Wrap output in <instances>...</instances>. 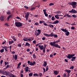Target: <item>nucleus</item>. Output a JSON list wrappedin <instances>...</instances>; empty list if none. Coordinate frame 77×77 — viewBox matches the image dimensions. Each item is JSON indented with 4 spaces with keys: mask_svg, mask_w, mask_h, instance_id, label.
<instances>
[{
    "mask_svg": "<svg viewBox=\"0 0 77 77\" xmlns=\"http://www.w3.org/2000/svg\"><path fill=\"white\" fill-rule=\"evenodd\" d=\"M60 42V40H58L57 41L55 42H51L49 43V44L51 45V46H54L55 48H60V46H59L58 44H56L55 43H57Z\"/></svg>",
    "mask_w": 77,
    "mask_h": 77,
    "instance_id": "f257e3e1",
    "label": "nucleus"
},
{
    "mask_svg": "<svg viewBox=\"0 0 77 77\" xmlns=\"http://www.w3.org/2000/svg\"><path fill=\"white\" fill-rule=\"evenodd\" d=\"M75 56V54H68V55L66 56V57L67 59H70L71 58V61L73 62L75 60H76V57H74Z\"/></svg>",
    "mask_w": 77,
    "mask_h": 77,
    "instance_id": "f03ea898",
    "label": "nucleus"
},
{
    "mask_svg": "<svg viewBox=\"0 0 77 77\" xmlns=\"http://www.w3.org/2000/svg\"><path fill=\"white\" fill-rule=\"evenodd\" d=\"M43 35H44V36H45L48 37H49V36L51 37H53V36H54V38H57L58 37V36H57V34H54V33H51L50 34L44 33V34Z\"/></svg>",
    "mask_w": 77,
    "mask_h": 77,
    "instance_id": "7ed1b4c3",
    "label": "nucleus"
},
{
    "mask_svg": "<svg viewBox=\"0 0 77 77\" xmlns=\"http://www.w3.org/2000/svg\"><path fill=\"white\" fill-rule=\"evenodd\" d=\"M47 45L44 44V46L42 45H39L38 46V48H39V49L41 50H43V53L45 54V48L46 47Z\"/></svg>",
    "mask_w": 77,
    "mask_h": 77,
    "instance_id": "20e7f679",
    "label": "nucleus"
},
{
    "mask_svg": "<svg viewBox=\"0 0 77 77\" xmlns=\"http://www.w3.org/2000/svg\"><path fill=\"white\" fill-rule=\"evenodd\" d=\"M76 2H68V4L72 6L73 8H76Z\"/></svg>",
    "mask_w": 77,
    "mask_h": 77,
    "instance_id": "39448f33",
    "label": "nucleus"
},
{
    "mask_svg": "<svg viewBox=\"0 0 77 77\" xmlns=\"http://www.w3.org/2000/svg\"><path fill=\"white\" fill-rule=\"evenodd\" d=\"M15 26L17 27H21L23 25V23L21 22H15Z\"/></svg>",
    "mask_w": 77,
    "mask_h": 77,
    "instance_id": "423d86ee",
    "label": "nucleus"
},
{
    "mask_svg": "<svg viewBox=\"0 0 77 77\" xmlns=\"http://www.w3.org/2000/svg\"><path fill=\"white\" fill-rule=\"evenodd\" d=\"M61 30H62V31H63V32H66L65 33V34H66V36L69 35L70 33H69V32H68V30H67L66 29H61Z\"/></svg>",
    "mask_w": 77,
    "mask_h": 77,
    "instance_id": "0eeeda50",
    "label": "nucleus"
},
{
    "mask_svg": "<svg viewBox=\"0 0 77 77\" xmlns=\"http://www.w3.org/2000/svg\"><path fill=\"white\" fill-rule=\"evenodd\" d=\"M27 63H28L29 65L31 66L35 65L36 64V62L35 61H33V62H32L29 61H27Z\"/></svg>",
    "mask_w": 77,
    "mask_h": 77,
    "instance_id": "6e6552de",
    "label": "nucleus"
},
{
    "mask_svg": "<svg viewBox=\"0 0 77 77\" xmlns=\"http://www.w3.org/2000/svg\"><path fill=\"white\" fill-rule=\"evenodd\" d=\"M2 74H3V75H8L12 73L9 71H4V72H2Z\"/></svg>",
    "mask_w": 77,
    "mask_h": 77,
    "instance_id": "1a4fd4ad",
    "label": "nucleus"
},
{
    "mask_svg": "<svg viewBox=\"0 0 77 77\" xmlns=\"http://www.w3.org/2000/svg\"><path fill=\"white\" fill-rule=\"evenodd\" d=\"M68 12H69V13L76 14V13H77V11H76V10H73V9H72L71 10L68 11Z\"/></svg>",
    "mask_w": 77,
    "mask_h": 77,
    "instance_id": "9d476101",
    "label": "nucleus"
},
{
    "mask_svg": "<svg viewBox=\"0 0 77 77\" xmlns=\"http://www.w3.org/2000/svg\"><path fill=\"white\" fill-rule=\"evenodd\" d=\"M29 16V12H27L26 14L25 15V18H26V21H27L28 20V18Z\"/></svg>",
    "mask_w": 77,
    "mask_h": 77,
    "instance_id": "9b49d317",
    "label": "nucleus"
},
{
    "mask_svg": "<svg viewBox=\"0 0 77 77\" xmlns=\"http://www.w3.org/2000/svg\"><path fill=\"white\" fill-rule=\"evenodd\" d=\"M50 25H47V24L46 23H43V25H44V26H48L50 27V28L51 27H52L54 28V26L52 24H49Z\"/></svg>",
    "mask_w": 77,
    "mask_h": 77,
    "instance_id": "f8f14e48",
    "label": "nucleus"
},
{
    "mask_svg": "<svg viewBox=\"0 0 77 77\" xmlns=\"http://www.w3.org/2000/svg\"><path fill=\"white\" fill-rule=\"evenodd\" d=\"M43 11L44 15H45V16H46V17H48V14L46 13V10L43 9Z\"/></svg>",
    "mask_w": 77,
    "mask_h": 77,
    "instance_id": "ddd939ff",
    "label": "nucleus"
},
{
    "mask_svg": "<svg viewBox=\"0 0 77 77\" xmlns=\"http://www.w3.org/2000/svg\"><path fill=\"white\" fill-rule=\"evenodd\" d=\"M6 76H9V77H15V75H14L13 74H12V73H10V74H9L8 75H4Z\"/></svg>",
    "mask_w": 77,
    "mask_h": 77,
    "instance_id": "4468645a",
    "label": "nucleus"
},
{
    "mask_svg": "<svg viewBox=\"0 0 77 77\" xmlns=\"http://www.w3.org/2000/svg\"><path fill=\"white\" fill-rule=\"evenodd\" d=\"M23 41H26V42H27V41H28L29 42H30L31 41L30 38L28 39L27 38V37L24 38H23Z\"/></svg>",
    "mask_w": 77,
    "mask_h": 77,
    "instance_id": "2eb2a0df",
    "label": "nucleus"
},
{
    "mask_svg": "<svg viewBox=\"0 0 77 77\" xmlns=\"http://www.w3.org/2000/svg\"><path fill=\"white\" fill-rule=\"evenodd\" d=\"M38 33L37 34H35V35H36V36H38L39 35H40V29H38Z\"/></svg>",
    "mask_w": 77,
    "mask_h": 77,
    "instance_id": "dca6fc26",
    "label": "nucleus"
},
{
    "mask_svg": "<svg viewBox=\"0 0 77 77\" xmlns=\"http://www.w3.org/2000/svg\"><path fill=\"white\" fill-rule=\"evenodd\" d=\"M65 71L68 73V75H69V73H71V70H65Z\"/></svg>",
    "mask_w": 77,
    "mask_h": 77,
    "instance_id": "f3484780",
    "label": "nucleus"
},
{
    "mask_svg": "<svg viewBox=\"0 0 77 77\" xmlns=\"http://www.w3.org/2000/svg\"><path fill=\"white\" fill-rule=\"evenodd\" d=\"M2 48L4 49V50H5L6 52L8 51L7 48L8 47L7 46H4L3 47H2Z\"/></svg>",
    "mask_w": 77,
    "mask_h": 77,
    "instance_id": "a211bd4d",
    "label": "nucleus"
},
{
    "mask_svg": "<svg viewBox=\"0 0 77 77\" xmlns=\"http://www.w3.org/2000/svg\"><path fill=\"white\" fill-rule=\"evenodd\" d=\"M13 43H14V41H13V40H11L9 41V45H10Z\"/></svg>",
    "mask_w": 77,
    "mask_h": 77,
    "instance_id": "6ab92c4d",
    "label": "nucleus"
},
{
    "mask_svg": "<svg viewBox=\"0 0 77 77\" xmlns=\"http://www.w3.org/2000/svg\"><path fill=\"white\" fill-rule=\"evenodd\" d=\"M0 20L1 21H4V16H1L0 17Z\"/></svg>",
    "mask_w": 77,
    "mask_h": 77,
    "instance_id": "aec40b11",
    "label": "nucleus"
},
{
    "mask_svg": "<svg viewBox=\"0 0 77 77\" xmlns=\"http://www.w3.org/2000/svg\"><path fill=\"white\" fill-rule=\"evenodd\" d=\"M58 74V72L57 70H54V75H57Z\"/></svg>",
    "mask_w": 77,
    "mask_h": 77,
    "instance_id": "412c9836",
    "label": "nucleus"
},
{
    "mask_svg": "<svg viewBox=\"0 0 77 77\" xmlns=\"http://www.w3.org/2000/svg\"><path fill=\"white\" fill-rule=\"evenodd\" d=\"M11 67L10 66H9V65H7V66H6V67H5V68H4V70H6V69L9 68H10Z\"/></svg>",
    "mask_w": 77,
    "mask_h": 77,
    "instance_id": "4be33fe9",
    "label": "nucleus"
},
{
    "mask_svg": "<svg viewBox=\"0 0 77 77\" xmlns=\"http://www.w3.org/2000/svg\"><path fill=\"white\" fill-rule=\"evenodd\" d=\"M43 62L44 63V64H43V66H44L45 67L47 66H46L47 65V63H46V61H44Z\"/></svg>",
    "mask_w": 77,
    "mask_h": 77,
    "instance_id": "5701e85b",
    "label": "nucleus"
},
{
    "mask_svg": "<svg viewBox=\"0 0 77 77\" xmlns=\"http://www.w3.org/2000/svg\"><path fill=\"white\" fill-rule=\"evenodd\" d=\"M17 36H18V37L19 38H21L22 37V35L20 33H17Z\"/></svg>",
    "mask_w": 77,
    "mask_h": 77,
    "instance_id": "b1692460",
    "label": "nucleus"
},
{
    "mask_svg": "<svg viewBox=\"0 0 77 77\" xmlns=\"http://www.w3.org/2000/svg\"><path fill=\"white\" fill-rule=\"evenodd\" d=\"M25 71L26 72H28V70L29 69V67L27 66L25 68Z\"/></svg>",
    "mask_w": 77,
    "mask_h": 77,
    "instance_id": "393cba45",
    "label": "nucleus"
},
{
    "mask_svg": "<svg viewBox=\"0 0 77 77\" xmlns=\"http://www.w3.org/2000/svg\"><path fill=\"white\" fill-rule=\"evenodd\" d=\"M66 15L67 16V17H68V18H71L72 17V16H71V15H69L68 14H66Z\"/></svg>",
    "mask_w": 77,
    "mask_h": 77,
    "instance_id": "a878e982",
    "label": "nucleus"
},
{
    "mask_svg": "<svg viewBox=\"0 0 77 77\" xmlns=\"http://www.w3.org/2000/svg\"><path fill=\"white\" fill-rule=\"evenodd\" d=\"M21 62H20L18 63V64H17V68L18 69L19 68V66H20L21 65Z\"/></svg>",
    "mask_w": 77,
    "mask_h": 77,
    "instance_id": "bb28decb",
    "label": "nucleus"
},
{
    "mask_svg": "<svg viewBox=\"0 0 77 77\" xmlns=\"http://www.w3.org/2000/svg\"><path fill=\"white\" fill-rule=\"evenodd\" d=\"M33 75V73H30L29 74V76L32 77V75Z\"/></svg>",
    "mask_w": 77,
    "mask_h": 77,
    "instance_id": "cd10ccee",
    "label": "nucleus"
},
{
    "mask_svg": "<svg viewBox=\"0 0 77 77\" xmlns=\"http://www.w3.org/2000/svg\"><path fill=\"white\" fill-rule=\"evenodd\" d=\"M34 76H37L38 77L39 76L38 75V74L37 73H34L33 75Z\"/></svg>",
    "mask_w": 77,
    "mask_h": 77,
    "instance_id": "c85d7f7f",
    "label": "nucleus"
},
{
    "mask_svg": "<svg viewBox=\"0 0 77 77\" xmlns=\"http://www.w3.org/2000/svg\"><path fill=\"white\" fill-rule=\"evenodd\" d=\"M14 57H15V60H17V55H15Z\"/></svg>",
    "mask_w": 77,
    "mask_h": 77,
    "instance_id": "c756f323",
    "label": "nucleus"
},
{
    "mask_svg": "<svg viewBox=\"0 0 77 77\" xmlns=\"http://www.w3.org/2000/svg\"><path fill=\"white\" fill-rule=\"evenodd\" d=\"M11 17H12V15H10L8 16V17H7V20H9V19Z\"/></svg>",
    "mask_w": 77,
    "mask_h": 77,
    "instance_id": "7c9ffc66",
    "label": "nucleus"
},
{
    "mask_svg": "<svg viewBox=\"0 0 77 77\" xmlns=\"http://www.w3.org/2000/svg\"><path fill=\"white\" fill-rule=\"evenodd\" d=\"M25 46H30V44H29L28 42H26Z\"/></svg>",
    "mask_w": 77,
    "mask_h": 77,
    "instance_id": "2f4dec72",
    "label": "nucleus"
},
{
    "mask_svg": "<svg viewBox=\"0 0 77 77\" xmlns=\"http://www.w3.org/2000/svg\"><path fill=\"white\" fill-rule=\"evenodd\" d=\"M22 45L21 43L17 44V47H21Z\"/></svg>",
    "mask_w": 77,
    "mask_h": 77,
    "instance_id": "473e14b6",
    "label": "nucleus"
},
{
    "mask_svg": "<svg viewBox=\"0 0 77 77\" xmlns=\"http://www.w3.org/2000/svg\"><path fill=\"white\" fill-rule=\"evenodd\" d=\"M54 13L57 14H60V11H57V12H54Z\"/></svg>",
    "mask_w": 77,
    "mask_h": 77,
    "instance_id": "72a5a7b5",
    "label": "nucleus"
},
{
    "mask_svg": "<svg viewBox=\"0 0 77 77\" xmlns=\"http://www.w3.org/2000/svg\"><path fill=\"white\" fill-rule=\"evenodd\" d=\"M6 13H7V14L8 15H9L11 14V12H10V11L7 12H6Z\"/></svg>",
    "mask_w": 77,
    "mask_h": 77,
    "instance_id": "f704fd0d",
    "label": "nucleus"
},
{
    "mask_svg": "<svg viewBox=\"0 0 77 77\" xmlns=\"http://www.w3.org/2000/svg\"><path fill=\"white\" fill-rule=\"evenodd\" d=\"M71 16L72 17H74V18H76L77 17L76 15L75 14H73V15H72V16Z\"/></svg>",
    "mask_w": 77,
    "mask_h": 77,
    "instance_id": "c9c22d12",
    "label": "nucleus"
},
{
    "mask_svg": "<svg viewBox=\"0 0 77 77\" xmlns=\"http://www.w3.org/2000/svg\"><path fill=\"white\" fill-rule=\"evenodd\" d=\"M39 23H40V24H42V23H45V22L43 21H40Z\"/></svg>",
    "mask_w": 77,
    "mask_h": 77,
    "instance_id": "e433bc0d",
    "label": "nucleus"
},
{
    "mask_svg": "<svg viewBox=\"0 0 77 77\" xmlns=\"http://www.w3.org/2000/svg\"><path fill=\"white\" fill-rule=\"evenodd\" d=\"M53 23H55L58 24V23H59V21L57 20H55V21H54V22Z\"/></svg>",
    "mask_w": 77,
    "mask_h": 77,
    "instance_id": "4c0bfd02",
    "label": "nucleus"
},
{
    "mask_svg": "<svg viewBox=\"0 0 77 77\" xmlns=\"http://www.w3.org/2000/svg\"><path fill=\"white\" fill-rule=\"evenodd\" d=\"M4 50H4V49H2L0 50V52H1V53H3L4 52Z\"/></svg>",
    "mask_w": 77,
    "mask_h": 77,
    "instance_id": "58836bf2",
    "label": "nucleus"
},
{
    "mask_svg": "<svg viewBox=\"0 0 77 77\" xmlns=\"http://www.w3.org/2000/svg\"><path fill=\"white\" fill-rule=\"evenodd\" d=\"M54 5V3H50L49 4V6H53Z\"/></svg>",
    "mask_w": 77,
    "mask_h": 77,
    "instance_id": "ea45409f",
    "label": "nucleus"
},
{
    "mask_svg": "<svg viewBox=\"0 0 77 77\" xmlns=\"http://www.w3.org/2000/svg\"><path fill=\"white\" fill-rule=\"evenodd\" d=\"M48 23H49L50 24H58L56 23H52V22H49Z\"/></svg>",
    "mask_w": 77,
    "mask_h": 77,
    "instance_id": "a19ab883",
    "label": "nucleus"
},
{
    "mask_svg": "<svg viewBox=\"0 0 77 77\" xmlns=\"http://www.w3.org/2000/svg\"><path fill=\"white\" fill-rule=\"evenodd\" d=\"M54 17H55V18H56L57 19H59V18L60 17H59L58 16H54Z\"/></svg>",
    "mask_w": 77,
    "mask_h": 77,
    "instance_id": "79ce46f5",
    "label": "nucleus"
},
{
    "mask_svg": "<svg viewBox=\"0 0 77 77\" xmlns=\"http://www.w3.org/2000/svg\"><path fill=\"white\" fill-rule=\"evenodd\" d=\"M43 72H45V71H46V69H45V68H43Z\"/></svg>",
    "mask_w": 77,
    "mask_h": 77,
    "instance_id": "37998d69",
    "label": "nucleus"
},
{
    "mask_svg": "<svg viewBox=\"0 0 77 77\" xmlns=\"http://www.w3.org/2000/svg\"><path fill=\"white\" fill-rule=\"evenodd\" d=\"M54 17H51V20H52V21L54 20Z\"/></svg>",
    "mask_w": 77,
    "mask_h": 77,
    "instance_id": "c03bdc74",
    "label": "nucleus"
},
{
    "mask_svg": "<svg viewBox=\"0 0 77 77\" xmlns=\"http://www.w3.org/2000/svg\"><path fill=\"white\" fill-rule=\"evenodd\" d=\"M33 57L34 59H35L36 58V55H35V54H33Z\"/></svg>",
    "mask_w": 77,
    "mask_h": 77,
    "instance_id": "a18cd8bd",
    "label": "nucleus"
},
{
    "mask_svg": "<svg viewBox=\"0 0 77 77\" xmlns=\"http://www.w3.org/2000/svg\"><path fill=\"white\" fill-rule=\"evenodd\" d=\"M74 68V67H73V66H72L70 67V68H69V69H73Z\"/></svg>",
    "mask_w": 77,
    "mask_h": 77,
    "instance_id": "49530a36",
    "label": "nucleus"
},
{
    "mask_svg": "<svg viewBox=\"0 0 77 77\" xmlns=\"http://www.w3.org/2000/svg\"><path fill=\"white\" fill-rule=\"evenodd\" d=\"M71 30H74V29H75V27H74V26L71 27Z\"/></svg>",
    "mask_w": 77,
    "mask_h": 77,
    "instance_id": "de8ad7c7",
    "label": "nucleus"
},
{
    "mask_svg": "<svg viewBox=\"0 0 77 77\" xmlns=\"http://www.w3.org/2000/svg\"><path fill=\"white\" fill-rule=\"evenodd\" d=\"M35 26H37L39 25V23H38L36 22V23H35Z\"/></svg>",
    "mask_w": 77,
    "mask_h": 77,
    "instance_id": "09e8293b",
    "label": "nucleus"
},
{
    "mask_svg": "<svg viewBox=\"0 0 77 77\" xmlns=\"http://www.w3.org/2000/svg\"><path fill=\"white\" fill-rule=\"evenodd\" d=\"M41 45V43H39L36 45V47L39 46V45Z\"/></svg>",
    "mask_w": 77,
    "mask_h": 77,
    "instance_id": "8fccbe9b",
    "label": "nucleus"
},
{
    "mask_svg": "<svg viewBox=\"0 0 77 77\" xmlns=\"http://www.w3.org/2000/svg\"><path fill=\"white\" fill-rule=\"evenodd\" d=\"M24 8H26V9H28V8H29L28 7H27V6H24Z\"/></svg>",
    "mask_w": 77,
    "mask_h": 77,
    "instance_id": "3c124183",
    "label": "nucleus"
},
{
    "mask_svg": "<svg viewBox=\"0 0 77 77\" xmlns=\"http://www.w3.org/2000/svg\"><path fill=\"white\" fill-rule=\"evenodd\" d=\"M63 16V15H59L58 14H57L56 15H55V16Z\"/></svg>",
    "mask_w": 77,
    "mask_h": 77,
    "instance_id": "603ef678",
    "label": "nucleus"
},
{
    "mask_svg": "<svg viewBox=\"0 0 77 77\" xmlns=\"http://www.w3.org/2000/svg\"><path fill=\"white\" fill-rule=\"evenodd\" d=\"M26 66V63H24V64H23V67H24Z\"/></svg>",
    "mask_w": 77,
    "mask_h": 77,
    "instance_id": "864d4df0",
    "label": "nucleus"
},
{
    "mask_svg": "<svg viewBox=\"0 0 77 77\" xmlns=\"http://www.w3.org/2000/svg\"><path fill=\"white\" fill-rule=\"evenodd\" d=\"M45 69L46 70V71H48V66H46V69Z\"/></svg>",
    "mask_w": 77,
    "mask_h": 77,
    "instance_id": "5fc2aeb1",
    "label": "nucleus"
},
{
    "mask_svg": "<svg viewBox=\"0 0 77 77\" xmlns=\"http://www.w3.org/2000/svg\"><path fill=\"white\" fill-rule=\"evenodd\" d=\"M42 73H39V77H41L42 76Z\"/></svg>",
    "mask_w": 77,
    "mask_h": 77,
    "instance_id": "6e6d98bb",
    "label": "nucleus"
},
{
    "mask_svg": "<svg viewBox=\"0 0 77 77\" xmlns=\"http://www.w3.org/2000/svg\"><path fill=\"white\" fill-rule=\"evenodd\" d=\"M35 8H31V10L32 11L33 10L35 9Z\"/></svg>",
    "mask_w": 77,
    "mask_h": 77,
    "instance_id": "4d7b16f0",
    "label": "nucleus"
},
{
    "mask_svg": "<svg viewBox=\"0 0 77 77\" xmlns=\"http://www.w3.org/2000/svg\"><path fill=\"white\" fill-rule=\"evenodd\" d=\"M63 77H66V73H64L63 74Z\"/></svg>",
    "mask_w": 77,
    "mask_h": 77,
    "instance_id": "13d9d810",
    "label": "nucleus"
},
{
    "mask_svg": "<svg viewBox=\"0 0 77 77\" xmlns=\"http://www.w3.org/2000/svg\"><path fill=\"white\" fill-rule=\"evenodd\" d=\"M40 5H38V6H35V7L34 8H36V7H38V8H40Z\"/></svg>",
    "mask_w": 77,
    "mask_h": 77,
    "instance_id": "bf43d9fd",
    "label": "nucleus"
},
{
    "mask_svg": "<svg viewBox=\"0 0 77 77\" xmlns=\"http://www.w3.org/2000/svg\"><path fill=\"white\" fill-rule=\"evenodd\" d=\"M12 39H13V40H14V41H16V39H15V37H13L12 38Z\"/></svg>",
    "mask_w": 77,
    "mask_h": 77,
    "instance_id": "052dcab7",
    "label": "nucleus"
},
{
    "mask_svg": "<svg viewBox=\"0 0 77 77\" xmlns=\"http://www.w3.org/2000/svg\"><path fill=\"white\" fill-rule=\"evenodd\" d=\"M3 63V60H1V62H0V64L1 65L2 64V63Z\"/></svg>",
    "mask_w": 77,
    "mask_h": 77,
    "instance_id": "680f3d73",
    "label": "nucleus"
},
{
    "mask_svg": "<svg viewBox=\"0 0 77 77\" xmlns=\"http://www.w3.org/2000/svg\"><path fill=\"white\" fill-rule=\"evenodd\" d=\"M30 51V50L29 49V48L27 49L26 50V51H27L28 52H29Z\"/></svg>",
    "mask_w": 77,
    "mask_h": 77,
    "instance_id": "e2e57ef3",
    "label": "nucleus"
},
{
    "mask_svg": "<svg viewBox=\"0 0 77 77\" xmlns=\"http://www.w3.org/2000/svg\"><path fill=\"white\" fill-rule=\"evenodd\" d=\"M30 39V40H34V38L32 37H31V38H29Z\"/></svg>",
    "mask_w": 77,
    "mask_h": 77,
    "instance_id": "0e129e2a",
    "label": "nucleus"
},
{
    "mask_svg": "<svg viewBox=\"0 0 77 77\" xmlns=\"http://www.w3.org/2000/svg\"><path fill=\"white\" fill-rule=\"evenodd\" d=\"M33 43H34V44H35L36 43V41L35 40L33 41Z\"/></svg>",
    "mask_w": 77,
    "mask_h": 77,
    "instance_id": "69168bd1",
    "label": "nucleus"
},
{
    "mask_svg": "<svg viewBox=\"0 0 77 77\" xmlns=\"http://www.w3.org/2000/svg\"><path fill=\"white\" fill-rule=\"evenodd\" d=\"M23 77V75L22 74H20V77Z\"/></svg>",
    "mask_w": 77,
    "mask_h": 77,
    "instance_id": "338daca9",
    "label": "nucleus"
},
{
    "mask_svg": "<svg viewBox=\"0 0 77 77\" xmlns=\"http://www.w3.org/2000/svg\"><path fill=\"white\" fill-rule=\"evenodd\" d=\"M16 19H20V17H16Z\"/></svg>",
    "mask_w": 77,
    "mask_h": 77,
    "instance_id": "774afa93",
    "label": "nucleus"
}]
</instances>
